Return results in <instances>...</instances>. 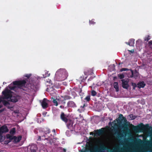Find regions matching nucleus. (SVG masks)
Returning <instances> with one entry per match:
<instances>
[{"mask_svg": "<svg viewBox=\"0 0 152 152\" xmlns=\"http://www.w3.org/2000/svg\"><path fill=\"white\" fill-rule=\"evenodd\" d=\"M90 134H92L93 135V132H91L90 133Z\"/></svg>", "mask_w": 152, "mask_h": 152, "instance_id": "nucleus-49", "label": "nucleus"}, {"mask_svg": "<svg viewBox=\"0 0 152 152\" xmlns=\"http://www.w3.org/2000/svg\"><path fill=\"white\" fill-rule=\"evenodd\" d=\"M6 137L7 139H9L10 140H11V141L12 140H13L14 139V137L15 136H13L10 135L9 134H7L6 135Z\"/></svg>", "mask_w": 152, "mask_h": 152, "instance_id": "nucleus-24", "label": "nucleus"}, {"mask_svg": "<svg viewBox=\"0 0 152 152\" xmlns=\"http://www.w3.org/2000/svg\"><path fill=\"white\" fill-rule=\"evenodd\" d=\"M48 101L46 99L44 98L41 103V105L43 108L46 109L48 107L47 101Z\"/></svg>", "mask_w": 152, "mask_h": 152, "instance_id": "nucleus-13", "label": "nucleus"}, {"mask_svg": "<svg viewBox=\"0 0 152 152\" xmlns=\"http://www.w3.org/2000/svg\"><path fill=\"white\" fill-rule=\"evenodd\" d=\"M119 146H118V147H116V149L117 150V151L118 150H119Z\"/></svg>", "mask_w": 152, "mask_h": 152, "instance_id": "nucleus-46", "label": "nucleus"}, {"mask_svg": "<svg viewBox=\"0 0 152 152\" xmlns=\"http://www.w3.org/2000/svg\"><path fill=\"white\" fill-rule=\"evenodd\" d=\"M37 149V147L36 144H33L31 145L30 147L31 152H36Z\"/></svg>", "mask_w": 152, "mask_h": 152, "instance_id": "nucleus-17", "label": "nucleus"}, {"mask_svg": "<svg viewBox=\"0 0 152 152\" xmlns=\"http://www.w3.org/2000/svg\"><path fill=\"white\" fill-rule=\"evenodd\" d=\"M15 112V113H17V112Z\"/></svg>", "mask_w": 152, "mask_h": 152, "instance_id": "nucleus-57", "label": "nucleus"}, {"mask_svg": "<svg viewBox=\"0 0 152 152\" xmlns=\"http://www.w3.org/2000/svg\"><path fill=\"white\" fill-rule=\"evenodd\" d=\"M52 132H53L54 133H56V131L55 129H54L52 130Z\"/></svg>", "mask_w": 152, "mask_h": 152, "instance_id": "nucleus-47", "label": "nucleus"}, {"mask_svg": "<svg viewBox=\"0 0 152 152\" xmlns=\"http://www.w3.org/2000/svg\"><path fill=\"white\" fill-rule=\"evenodd\" d=\"M129 115L132 120L136 118V116H133L132 114H130Z\"/></svg>", "mask_w": 152, "mask_h": 152, "instance_id": "nucleus-33", "label": "nucleus"}, {"mask_svg": "<svg viewBox=\"0 0 152 152\" xmlns=\"http://www.w3.org/2000/svg\"><path fill=\"white\" fill-rule=\"evenodd\" d=\"M9 129L5 125L2 126L0 128V133L3 134L8 132Z\"/></svg>", "mask_w": 152, "mask_h": 152, "instance_id": "nucleus-9", "label": "nucleus"}, {"mask_svg": "<svg viewBox=\"0 0 152 152\" xmlns=\"http://www.w3.org/2000/svg\"><path fill=\"white\" fill-rule=\"evenodd\" d=\"M20 97V96L19 95L16 94H12L10 97L9 98L10 99V101L13 102H16L18 101Z\"/></svg>", "mask_w": 152, "mask_h": 152, "instance_id": "nucleus-7", "label": "nucleus"}, {"mask_svg": "<svg viewBox=\"0 0 152 152\" xmlns=\"http://www.w3.org/2000/svg\"><path fill=\"white\" fill-rule=\"evenodd\" d=\"M137 41H136V43H137Z\"/></svg>", "mask_w": 152, "mask_h": 152, "instance_id": "nucleus-58", "label": "nucleus"}, {"mask_svg": "<svg viewBox=\"0 0 152 152\" xmlns=\"http://www.w3.org/2000/svg\"><path fill=\"white\" fill-rule=\"evenodd\" d=\"M3 99L4 98L2 97L0 98V103L1 102H2L4 100Z\"/></svg>", "mask_w": 152, "mask_h": 152, "instance_id": "nucleus-41", "label": "nucleus"}, {"mask_svg": "<svg viewBox=\"0 0 152 152\" xmlns=\"http://www.w3.org/2000/svg\"><path fill=\"white\" fill-rule=\"evenodd\" d=\"M26 81L25 80L19 81H13L12 83L8 86L9 88L11 90L16 91L18 88L23 89V90H25L22 88L25 86Z\"/></svg>", "mask_w": 152, "mask_h": 152, "instance_id": "nucleus-2", "label": "nucleus"}, {"mask_svg": "<svg viewBox=\"0 0 152 152\" xmlns=\"http://www.w3.org/2000/svg\"><path fill=\"white\" fill-rule=\"evenodd\" d=\"M66 124V126L68 129H71L73 127V121L72 120L69 119H68L66 122H65Z\"/></svg>", "mask_w": 152, "mask_h": 152, "instance_id": "nucleus-12", "label": "nucleus"}, {"mask_svg": "<svg viewBox=\"0 0 152 152\" xmlns=\"http://www.w3.org/2000/svg\"><path fill=\"white\" fill-rule=\"evenodd\" d=\"M129 51L130 52H131V53H134V50H129Z\"/></svg>", "mask_w": 152, "mask_h": 152, "instance_id": "nucleus-43", "label": "nucleus"}, {"mask_svg": "<svg viewBox=\"0 0 152 152\" xmlns=\"http://www.w3.org/2000/svg\"><path fill=\"white\" fill-rule=\"evenodd\" d=\"M11 142V140H5L4 142V143L5 144H8L10 142Z\"/></svg>", "mask_w": 152, "mask_h": 152, "instance_id": "nucleus-37", "label": "nucleus"}, {"mask_svg": "<svg viewBox=\"0 0 152 152\" xmlns=\"http://www.w3.org/2000/svg\"><path fill=\"white\" fill-rule=\"evenodd\" d=\"M15 128H13L11 129L10 132V133L11 134H14L15 132Z\"/></svg>", "mask_w": 152, "mask_h": 152, "instance_id": "nucleus-26", "label": "nucleus"}, {"mask_svg": "<svg viewBox=\"0 0 152 152\" xmlns=\"http://www.w3.org/2000/svg\"><path fill=\"white\" fill-rule=\"evenodd\" d=\"M121 81L122 82V87L124 88L128 89L129 86L128 84V81L125 80L124 79L122 80Z\"/></svg>", "mask_w": 152, "mask_h": 152, "instance_id": "nucleus-10", "label": "nucleus"}, {"mask_svg": "<svg viewBox=\"0 0 152 152\" xmlns=\"http://www.w3.org/2000/svg\"><path fill=\"white\" fill-rule=\"evenodd\" d=\"M45 140H48V138H46L45 139Z\"/></svg>", "mask_w": 152, "mask_h": 152, "instance_id": "nucleus-50", "label": "nucleus"}, {"mask_svg": "<svg viewBox=\"0 0 152 152\" xmlns=\"http://www.w3.org/2000/svg\"><path fill=\"white\" fill-rule=\"evenodd\" d=\"M38 141H40L41 140V138L40 136H39L38 139L37 140Z\"/></svg>", "mask_w": 152, "mask_h": 152, "instance_id": "nucleus-42", "label": "nucleus"}, {"mask_svg": "<svg viewBox=\"0 0 152 152\" xmlns=\"http://www.w3.org/2000/svg\"><path fill=\"white\" fill-rule=\"evenodd\" d=\"M97 94V93L94 90H91V95L92 96H96Z\"/></svg>", "mask_w": 152, "mask_h": 152, "instance_id": "nucleus-29", "label": "nucleus"}, {"mask_svg": "<svg viewBox=\"0 0 152 152\" xmlns=\"http://www.w3.org/2000/svg\"><path fill=\"white\" fill-rule=\"evenodd\" d=\"M2 103L5 106H7V105H10V103L7 101L4 100L2 102Z\"/></svg>", "mask_w": 152, "mask_h": 152, "instance_id": "nucleus-27", "label": "nucleus"}, {"mask_svg": "<svg viewBox=\"0 0 152 152\" xmlns=\"http://www.w3.org/2000/svg\"><path fill=\"white\" fill-rule=\"evenodd\" d=\"M68 76V73L64 69H60L56 72L55 76L56 79L59 81L66 79Z\"/></svg>", "mask_w": 152, "mask_h": 152, "instance_id": "nucleus-3", "label": "nucleus"}, {"mask_svg": "<svg viewBox=\"0 0 152 152\" xmlns=\"http://www.w3.org/2000/svg\"><path fill=\"white\" fill-rule=\"evenodd\" d=\"M117 121V124H114L112 132L114 133L115 135L117 134L118 137L121 138L123 135L122 134L119 132L118 129L122 128L124 130V132L128 131L129 130V125L126 124V123L128 122L127 120L122 114L119 115L118 119Z\"/></svg>", "mask_w": 152, "mask_h": 152, "instance_id": "nucleus-1", "label": "nucleus"}, {"mask_svg": "<svg viewBox=\"0 0 152 152\" xmlns=\"http://www.w3.org/2000/svg\"><path fill=\"white\" fill-rule=\"evenodd\" d=\"M104 128H102L99 129H97L95 131V134H94V136H96L97 135L100 136L103 134L104 132Z\"/></svg>", "mask_w": 152, "mask_h": 152, "instance_id": "nucleus-11", "label": "nucleus"}, {"mask_svg": "<svg viewBox=\"0 0 152 152\" xmlns=\"http://www.w3.org/2000/svg\"><path fill=\"white\" fill-rule=\"evenodd\" d=\"M4 83H5L4 82L3 83V84H4Z\"/></svg>", "mask_w": 152, "mask_h": 152, "instance_id": "nucleus-56", "label": "nucleus"}, {"mask_svg": "<svg viewBox=\"0 0 152 152\" xmlns=\"http://www.w3.org/2000/svg\"><path fill=\"white\" fill-rule=\"evenodd\" d=\"M72 99V97L68 95L61 96V97L58 99V100L60 104L65 105L66 102L65 101L67 100H69Z\"/></svg>", "mask_w": 152, "mask_h": 152, "instance_id": "nucleus-5", "label": "nucleus"}, {"mask_svg": "<svg viewBox=\"0 0 152 152\" xmlns=\"http://www.w3.org/2000/svg\"><path fill=\"white\" fill-rule=\"evenodd\" d=\"M12 93V91L7 88L2 92V94L4 96V98L6 99H9Z\"/></svg>", "mask_w": 152, "mask_h": 152, "instance_id": "nucleus-6", "label": "nucleus"}, {"mask_svg": "<svg viewBox=\"0 0 152 152\" xmlns=\"http://www.w3.org/2000/svg\"><path fill=\"white\" fill-rule=\"evenodd\" d=\"M7 108H8V109H10L12 107L9 106H7Z\"/></svg>", "mask_w": 152, "mask_h": 152, "instance_id": "nucleus-45", "label": "nucleus"}, {"mask_svg": "<svg viewBox=\"0 0 152 152\" xmlns=\"http://www.w3.org/2000/svg\"><path fill=\"white\" fill-rule=\"evenodd\" d=\"M130 125L132 126V127L133 129L134 130H136L137 129V126H134V125H132V124Z\"/></svg>", "mask_w": 152, "mask_h": 152, "instance_id": "nucleus-34", "label": "nucleus"}, {"mask_svg": "<svg viewBox=\"0 0 152 152\" xmlns=\"http://www.w3.org/2000/svg\"><path fill=\"white\" fill-rule=\"evenodd\" d=\"M28 87H29V88L34 90H35L36 89V86L31 83H30L29 84H28Z\"/></svg>", "mask_w": 152, "mask_h": 152, "instance_id": "nucleus-21", "label": "nucleus"}, {"mask_svg": "<svg viewBox=\"0 0 152 152\" xmlns=\"http://www.w3.org/2000/svg\"><path fill=\"white\" fill-rule=\"evenodd\" d=\"M22 138V136H19L18 137L15 136L14 137V139L13 140V142L15 143H16L20 142Z\"/></svg>", "mask_w": 152, "mask_h": 152, "instance_id": "nucleus-18", "label": "nucleus"}, {"mask_svg": "<svg viewBox=\"0 0 152 152\" xmlns=\"http://www.w3.org/2000/svg\"><path fill=\"white\" fill-rule=\"evenodd\" d=\"M97 143L100 144V147L96 145L94 148L90 150V152H104L105 150L108 151L109 148L102 144L99 140L97 141Z\"/></svg>", "mask_w": 152, "mask_h": 152, "instance_id": "nucleus-4", "label": "nucleus"}, {"mask_svg": "<svg viewBox=\"0 0 152 152\" xmlns=\"http://www.w3.org/2000/svg\"><path fill=\"white\" fill-rule=\"evenodd\" d=\"M114 87L115 89L117 92L119 91L118 86V83L117 82H114L113 84Z\"/></svg>", "mask_w": 152, "mask_h": 152, "instance_id": "nucleus-23", "label": "nucleus"}, {"mask_svg": "<svg viewBox=\"0 0 152 152\" xmlns=\"http://www.w3.org/2000/svg\"><path fill=\"white\" fill-rule=\"evenodd\" d=\"M89 87H91V88H92V86H90Z\"/></svg>", "mask_w": 152, "mask_h": 152, "instance_id": "nucleus-54", "label": "nucleus"}, {"mask_svg": "<svg viewBox=\"0 0 152 152\" xmlns=\"http://www.w3.org/2000/svg\"><path fill=\"white\" fill-rule=\"evenodd\" d=\"M31 74H26L25 76V77H27L28 78L31 76Z\"/></svg>", "mask_w": 152, "mask_h": 152, "instance_id": "nucleus-38", "label": "nucleus"}, {"mask_svg": "<svg viewBox=\"0 0 152 152\" xmlns=\"http://www.w3.org/2000/svg\"><path fill=\"white\" fill-rule=\"evenodd\" d=\"M60 107L61 109H66L67 108V106L65 107L64 105H61L60 106Z\"/></svg>", "mask_w": 152, "mask_h": 152, "instance_id": "nucleus-35", "label": "nucleus"}, {"mask_svg": "<svg viewBox=\"0 0 152 152\" xmlns=\"http://www.w3.org/2000/svg\"><path fill=\"white\" fill-rule=\"evenodd\" d=\"M148 44L150 45H152V40H150V41H149L148 42Z\"/></svg>", "mask_w": 152, "mask_h": 152, "instance_id": "nucleus-40", "label": "nucleus"}, {"mask_svg": "<svg viewBox=\"0 0 152 152\" xmlns=\"http://www.w3.org/2000/svg\"><path fill=\"white\" fill-rule=\"evenodd\" d=\"M3 134L0 133V142H2L4 139L5 138L4 136H3L2 135Z\"/></svg>", "mask_w": 152, "mask_h": 152, "instance_id": "nucleus-28", "label": "nucleus"}, {"mask_svg": "<svg viewBox=\"0 0 152 152\" xmlns=\"http://www.w3.org/2000/svg\"><path fill=\"white\" fill-rule=\"evenodd\" d=\"M89 23L90 24H94L95 23V22H94L92 20H91V21L90 20L89 21Z\"/></svg>", "mask_w": 152, "mask_h": 152, "instance_id": "nucleus-39", "label": "nucleus"}, {"mask_svg": "<svg viewBox=\"0 0 152 152\" xmlns=\"http://www.w3.org/2000/svg\"><path fill=\"white\" fill-rule=\"evenodd\" d=\"M0 152H4V151H0Z\"/></svg>", "mask_w": 152, "mask_h": 152, "instance_id": "nucleus-52", "label": "nucleus"}, {"mask_svg": "<svg viewBox=\"0 0 152 152\" xmlns=\"http://www.w3.org/2000/svg\"><path fill=\"white\" fill-rule=\"evenodd\" d=\"M151 132L152 133V129H151Z\"/></svg>", "mask_w": 152, "mask_h": 152, "instance_id": "nucleus-55", "label": "nucleus"}, {"mask_svg": "<svg viewBox=\"0 0 152 152\" xmlns=\"http://www.w3.org/2000/svg\"><path fill=\"white\" fill-rule=\"evenodd\" d=\"M134 39H131L129 40L128 42H126V43L130 46H134Z\"/></svg>", "mask_w": 152, "mask_h": 152, "instance_id": "nucleus-19", "label": "nucleus"}, {"mask_svg": "<svg viewBox=\"0 0 152 152\" xmlns=\"http://www.w3.org/2000/svg\"><path fill=\"white\" fill-rule=\"evenodd\" d=\"M118 76L119 78L121 79H123L124 77V75L122 74L118 75Z\"/></svg>", "mask_w": 152, "mask_h": 152, "instance_id": "nucleus-31", "label": "nucleus"}, {"mask_svg": "<svg viewBox=\"0 0 152 152\" xmlns=\"http://www.w3.org/2000/svg\"><path fill=\"white\" fill-rule=\"evenodd\" d=\"M42 137H45V135H44L43 136H42Z\"/></svg>", "mask_w": 152, "mask_h": 152, "instance_id": "nucleus-53", "label": "nucleus"}, {"mask_svg": "<svg viewBox=\"0 0 152 152\" xmlns=\"http://www.w3.org/2000/svg\"><path fill=\"white\" fill-rule=\"evenodd\" d=\"M50 74L49 73V71H46L45 72V75H43V77L45 78L50 76Z\"/></svg>", "mask_w": 152, "mask_h": 152, "instance_id": "nucleus-25", "label": "nucleus"}, {"mask_svg": "<svg viewBox=\"0 0 152 152\" xmlns=\"http://www.w3.org/2000/svg\"><path fill=\"white\" fill-rule=\"evenodd\" d=\"M63 151L64 152H66V150L65 149H63Z\"/></svg>", "mask_w": 152, "mask_h": 152, "instance_id": "nucleus-48", "label": "nucleus"}, {"mask_svg": "<svg viewBox=\"0 0 152 152\" xmlns=\"http://www.w3.org/2000/svg\"><path fill=\"white\" fill-rule=\"evenodd\" d=\"M67 108L70 107H77L75 103L72 101H68L67 103Z\"/></svg>", "mask_w": 152, "mask_h": 152, "instance_id": "nucleus-14", "label": "nucleus"}, {"mask_svg": "<svg viewBox=\"0 0 152 152\" xmlns=\"http://www.w3.org/2000/svg\"><path fill=\"white\" fill-rule=\"evenodd\" d=\"M2 107V105H0V109Z\"/></svg>", "mask_w": 152, "mask_h": 152, "instance_id": "nucleus-51", "label": "nucleus"}, {"mask_svg": "<svg viewBox=\"0 0 152 152\" xmlns=\"http://www.w3.org/2000/svg\"><path fill=\"white\" fill-rule=\"evenodd\" d=\"M42 131L44 132L45 134H49L50 132V129L48 128H44Z\"/></svg>", "mask_w": 152, "mask_h": 152, "instance_id": "nucleus-22", "label": "nucleus"}, {"mask_svg": "<svg viewBox=\"0 0 152 152\" xmlns=\"http://www.w3.org/2000/svg\"><path fill=\"white\" fill-rule=\"evenodd\" d=\"M150 36L149 35H148V37L145 38V41H148L149 40H150Z\"/></svg>", "mask_w": 152, "mask_h": 152, "instance_id": "nucleus-36", "label": "nucleus"}, {"mask_svg": "<svg viewBox=\"0 0 152 152\" xmlns=\"http://www.w3.org/2000/svg\"><path fill=\"white\" fill-rule=\"evenodd\" d=\"M130 70L131 71V75H129L128 76V77H132L134 76V72L131 69H129L126 68H122L120 70L121 72H122L123 71H128Z\"/></svg>", "mask_w": 152, "mask_h": 152, "instance_id": "nucleus-15", "label": "nucleus"}, {"mask_svg": "<svg viewBox=\"0 0 152 152\" xmlns=\"http://www.w3.org/2000/svg\"><path fill=\"white\" fill-rule=\"evenodd\" d=\"M60 118L64 122H66L68 119L64 113L61 112L60 115Z\"/></svg>", "mask_w": 152, "mask_h": 152, "instance_id": "nucleus-16", "label": "nucleus"}, {"mask_svg": "<svg viewBox=\"0 0 152 152\" xmlns=\"http://www.w3.org/2000/svg\"><path fill=\"white\" fill-rule=\"evenodd\" d=\"M141 125L139 127V128L142 131H146L151 128V126H150L148 124H146L145 125H144L143 123H141Z\"/></svg>", "mask_w": 152, "mask_h": 152, "instance_id": "nucleus-8", "label": "nucleus"}, {"mask_svg": "<svg viewBox=\"0 0 152 152\" xmlns=\"http://www.w3.org/2000/svg\"><path fill=\"white\" fill-rule=\"evenodd\" d=\"M137 85L138 87L139 88H144L145 86V84L144 83L143 81H142L141 82H140L139 83L137 84Z\"/></svg>", "mask_w": 152, "mask_h": 152, "instance_id": "nucleus-20", "label": "nucleus"}, {"mask_svg": "<svg viewBox=\"0 0 152 152\" xmlns=\"http://www.w3.org/2000/svg\"><path fill=\"white\" fill-rule=\"evenodd\" d=\"M4 110V109H2L1 110H0V113H1Z\"/></svg>", "mask_w": 152, "mask_h": 152, "instance_id": "nucleus-44", "label": "nucleus"}, {"mask_svg": "<svg viewBox=\"0 0 152 152\" xmlns=\"http://www.w3.org/2000/svg\"><path fill=\"white\" fill-rule=\"evenodd\" d=\"M53 102L54 104H55V105L56 106H57L58 105V102L56 99H54L53 100Z\"/></svg>", "mask_w": 152, "mask_h": 152, "instance_id": "nucleus-32", "label": "nucleus"}, {"mask_svg": "<svg viewBox=\"0 0 152 152\" xmlns=\"http://www.w3.org/2000/svg\"><path fill=\"white\" fill-rule=\"evenodd\" d=\"M84 99L87 102L91 100L90 96V95H88Z\"/></svg>", "mask_w": 152, "mask_h": 152, "instance_id": "nucleus-30", "label": "nucleus"}]
</instances>
